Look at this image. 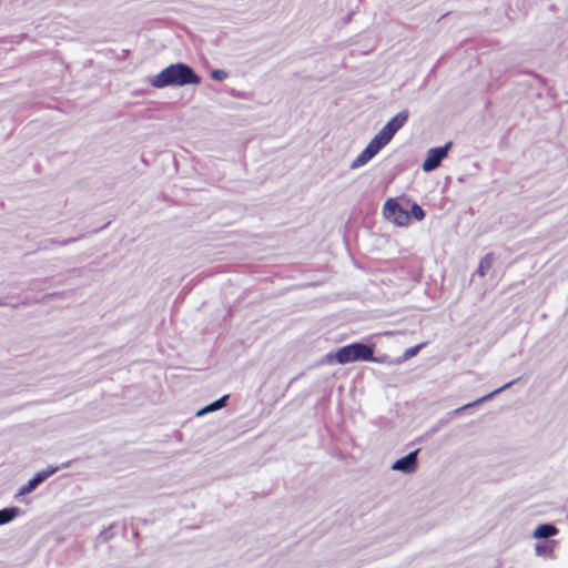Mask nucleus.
<instances>
[{
	"mask_svg": "<svg viewBox=\"0 0 568 568\" xmlns=\"http://www.w3.org/2000/svg\"><path fill=\"white\" fill-rule=\"evenodd\" d=\"M201 78L191 67L184 63H175L166 67L158 73L151 84L161 89L165 87H183L186 84H200Z\"/></svg>",
	"mask_w": 568,
	"mask_h": 568,
	"instance_id": "obj_1",
	"label": "nucleus"
},
{
	"mask_svg": "<svg viewBox=\"0 0 568 568\" xmlns=\"http://www.w3.org/2000/svg\"><path fill=\"white\" fill-rule=\"evenodd\" d=\"M325 361L327 364L341 365L357 361L374 362V347L362 343L348 344L338 348L334 354H327Z\"/></svg>",
	"mask_w": 568,
	"mask_h": 568,
	"instance_id": "obj_2",
	"label": "nucleus"
},
{
	"mask_svg": "<svg viewBox=\"0 0 568 568\" xmlns=\"http://www.w3.org/2000/svg\"><path fill=\"white\" fill-rule=\"evenodd\" d=\"M383 214L386 220L397 226H407L410 222V214L403 207L397 199L389 197L383 206Z\"/></svg>",
	"mask_w": 568,
	"mask_h": 568,
	"instance_id": "obj_3",
	"label": "nucleus"
},
{
	"mask_svg": "<svg viewBox=\"0 0 568 568\" xmlns=\"http://www.w3.org/2000/svg\"><path fill=\"white\" fill-rule=\"evenodd\" d=\"M408 116L409 114L407 110L398 112L382 128V130L375 136L385 145L388 144L395 133L405 125Z\"/></svg>",
	"mask_w": 568,
	"mask_h": 568,
	"instance_id": "obj_4",
	"label": "nucleus"
},
{
	"mask_svg": "<svg viewBox=\"0 0 568 568\" xmlns=\"http://www.w3.org/2000/svg\"><path fill=\"white\" fill-rule=\"evenodd\" d=\"M452 142H447L444 146L433 148L427 152V156L423 162V170L430 172L440 165V162L447 156Z\"/></svg>",
	"mask_w": 568,
	"mask_h": 568,
	"instance_id": "obj_5",
	"label": "nucleus"
},
{
	"mask_svg": "<svg viewBox=\"0 0 568 568\" xmlns=\"http://www.w3.org/2000/svg\"><path fill=\"white\" fill-rule=\"evenodd\" d=\"M385 144L379 141L376 136H374L368 145L356 156V159L352 163V168L356 169L364 164H366L371 159H373Z\"/></svg>",
	"mask_w": 568,
	"mask_h": 568,
	"instance_id": "obj_6",
	"label": "nucleus"
},
{
	"mask_svg": "<svg viewBox=\"0 0 568 568\" xmlns=\"http://www.w3.org/2000/svg\"><path fill=\"white\" fill-rule=\"evenodd\" d=\"M418 452L419 449H416L412 453H409L408 455L397 459L392 468L394 470H399V471H403V473H406V474H410V473H414L417 468V455H418Z\"/></svg>",
	"mask_w": 568,
	"mask_h": 568,
	"instance_id": "obj_7",
	"label": "nucleus"
},
{
	"mask_svg": "<svg viewBox=\"0 0 568 568\" xmlns=\"http://www.w3.org/2000/svg\"><path fill=\"white\" fill-rule=\"evenodd\" d=\"M54 471H55V469L53 468V469L48 470V471L38 473L32 479H30L26 485H23L19 489V495L22 496V495L30 494L32 490L36 489V487L40 483H42L47 477L52 475Z\"/></svg>",
	"mask_w": 568,
	"mask_h": 568,
	"instance_id": "obj_8",
	"label": "nucleus"
},
{
	"mask_svg": "<svg viewBox=\"0 0 568 568\" xmlns=\"http://www.w3.org/2000/svg\"><path fill=\"white\" fill-rule=\"evenodd\" d=\"M557 532H558V529L554 525L542 524V525H539L535 529L534 537L538 538V539L548 538V537L555 536Z\"/></svg>",
	"mask_w": 568,
	"mask_h": 568,
	"instance_id": "obj_9",
	"label": "nucleus"
},
{
	"mask_svg": "<svg viewBox=\"0 0 568 568\" xmlns=\"http://www.w3.org/2000/svg\"><path fill=\"white\" fill-rule=\"evenodd\" d=\"M494 255L493 253H487L479 262L477 273L479 276H485L487 272L491 268Z\"/></svg>",
	"mask_w": 568,
	"mask_h": 568,
	"instance_id": "obj_10",
	"label": "nucleus"
},
{
	"mask_svg": "<svg viewBox=\"0 0 568 568\" xmlns=\"http://www.w3.org/2000/svg\"><path fill=\"white\" fill-rule=\"evenodd\" d=\"M19 509L16 507L4 508L0 510V525L11 521L18 515Z\"/></svg>",
	"mask_w": 568,
	"mask_h": 568,
	"instance_id": "obj_11",
	"label": "nucleus"
},
{
	"mask_svg": "<svg viewBox=\"0 0 568 568\" xmlns=\"http://www.w3.org/2000/svg\"><path fill=\"white\" fill-rule=\"evenodd\" d=\"M227 400V396H223L222 398L215 400L214 403L210 404L209 406H206L205 408H203L199 415L203 414V413H206V412H214L216 409H220L222 408L225 403Z\"/></svg>",
	"mask_w": 568,
	"mask_h": 568,
	"instance_id": "obj_12",
	"label": "nucleus"
},
{
	"mask_svg": "<svg viewBox=\"0 0 568 568\" xmlns=\"http://www.w3.org/2000/svg\"><path fill=\"white\" fill-rule=\"evenodd\" d=\"M426 346V343H420L418 345H415V346H412L409 348H407L404 354H403V358L404 359H409L414 356H416L418 354V352L424 348Z\"/></svg>",
	"mask_w": 568,
	"mask_h": 568,
	"instance_id": "obj_13",
	"label": "nucleus"
},
{
	"mask_svg": "<svg viewBox=\"0 0 568 568\" xmlns=\"http://www.w3.org/2000/svg\"><path fill=\"white\" fill-rule=\"evenodd\" d=\"M410 216H413L415 220L417 221H422L424 217H425V212L424 210L422 209L420 205L414 203L412 206H410Z\"/></svg>",
	"mask_w": 568,
	"mask_h": 568,
	"instance_id": "obj_14",
	"label": "nucleus"
},
{
	"mask_svg": "<svg viewBox=\"0 0 568 568\" xmlns=\"http://www.w3.org/2000/svg\"><path fill=\"white\" fill-rule=\"evenodd\" d=\"M211 77L214 79V80H217V81H223L224 79L227 78V72L224 71V70H221V69H217V70H213L212 73H211Z\"/></svg>",
	"mask_w": 568,
	"mask_h": 568,
	"instance_id": "obj_15",
	"label": "nucleus"
}]
</instances>
